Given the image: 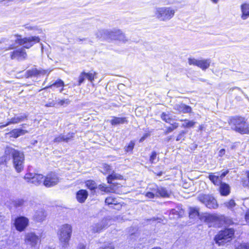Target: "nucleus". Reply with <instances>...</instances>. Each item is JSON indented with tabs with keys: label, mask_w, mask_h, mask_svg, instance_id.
I'll return each mask as SVG.
<instances>
[{
	"label": "nucleus",
	"mask_w": 249,
	"mask_h": 249,
	"mask_svg": "<svg viewBox=\"0 0 249 249\" xmlns=\"http://www.w3.org/2000/svg\"><path fill=\"white\" fill-rule=\"evenodd\" d=\"M5 152L6 155L12 156L13 162L15 169L18 172H20L24 167V156L23 153L9 147H6Z\"/></svg>",
	"instance_id": "obj_1"
},
{
	"label": "nucleus",
	"mask_w": 249,
	"mask_h": 249,
	"mask_svg": "<svg viewBox=\"0 0 249 249\" xmlns=\"http://www.w3.org/2000/svg\"><path fill=\"white\" fill-rule=\"evenodd\" d=\"M71 233L72 228L69 224H64L60 228L58 235L63 249H65L68 247Z\"/></svg>",
	"instance_id": "obj_2"
},
{
	"label": "nucleus",
	"mask_w": 249,
	"mask_h": 249,
	"mask_svg": "<svg viewBox=\"0 0 249 249\" xmlns=\"http://www.w3.org/2000/svg\"><path fill=\"white\" fill-rule=\"evenodd\" d=\"M234 232L232 228H227L220 231L215 237V242L219 245H222L231 241L234 237Z\"/></svg>",
	"instance_id": "obj_3"
},
{
	"label": "nucleus",
	"mask_w": 249,
	"mask_h": 249,
	"mask_svg": "<svg viewBox=\"0 0 249 249\" xmlns=\"http://www.w3.org/2000/svg\"><path fill=\"white\" fill-rule=\"evenodd\" d=\"M230 123L234 126L232 128L235 131L241 134H249V127L244 118L242 117L234 118L231 120Z\"/></svg>",
	"instance_id": "obj_4"
},
{
	"label": "nucleus",
	"mask_w": 249,
	"mask_h": 249,
	"mask_svg": "<svg viewBox=\"0 0 249 249\" xmlns=\"http://www.w3.org/2000/svg\"><path fill=\"white\" fill-rule=\"evenodd\" d=\"M197 199L209 209H216L218 207L216 200L211 195L199 194Z\"/></svg>",
	"instance_id": "obj_5"
},
{
	"label": "nucleus",
	"mask_w": 249,
	"mask_h": 249,
	"mask_svg": "<svg viewBox=\"0 0 249 249\" xmlns=\"http://www.w3.org/2000/svg\"><path fill=\"white\" fill-rule=\"evenodd\" d=\"M16 42L20 45H24V48L29 49L35 43L40 41V38L38 36H29L24 38H17Z\"/></svg>",
	"instance_id": "obj_6"
},
{
	"label": "nucleus",
	"mask_w": 249,
	"mask_h": 249,
	"mask_svg": "<svg viewBox=\"0 0 249 249\" xmlns=\"http://www.w3.org/2000/svg\"><path fill=\"white\" fill-rule=\"evenodd\" d=\"M171 10L170 7H161L157 9L156 15L160 20H167L170 18Z\"/></svg>",
	"instance_id": "obj_7"
},
{
	"label": "nucleus",
	"mask_w": 249,
	"mask_h": 249,
	"mask_svg": "<svg viewBox=\"0 0 249 249\" xmlns=\"http://www.w3.org/2000/svg\"><path fill=\"white\" fill-rule=\"evenodd\" d=\"M59 181V178L54 173L51 172L45 177L43 184L48 187L53 186L57 184Z\"/></svg>",
	"instance_id": "obj_8"
},
{
	"label": "nucleus",
	"mask_w": 249,
	"mask_h": 249,
	"mask_svg": "<svg viewBox=\"0 0 249 249\" xmlns=\"http://www.w3.org/2000/svg\"><path fill=\"white\" fill-rule=\"evenodd\" d=\"M24 178L28 182L37 185L42 182L43 176L41 174L28 173L25 175Z\"/></svg>",
	"instance_id": "obj_9"
},
{
	"label": "nucleus",
	"mask_w": 249,
	"mask_h": 249,
	"mask_svg": "<svg viewBox=\"0 0 249 249\" xmlns=\"http://www.w3.org/2000/svg\"><path fill=\"white\" fill-rule=\"evenodd\" d=\"M29 219L24 216H19L17 218L14 222L16 229L19 231H24L28 226Z\"/></svg>",
	"instance_id": "obj_10"
},
{
	"label": "nucleus",
	"mask_w": 249,
	"mask_h": 249,
	"mask_svg": "<svg viewBox=\"0 0 249 249\" xmlns=\"http://www.w3.org/2000/svg\"><path fill=\"white\" fill-rule=\"evenodd\" d=\"M39 237L33 232L28 233L25 235V242L27 245L35 247L38 242Z\"/></svg>",
	"instance_id": "obj_11"
},
{
	"label": "nucleus",
	"mask_w": 249,
	"mask_h": 249,
	"mask_svg": "<svg viewBox=\"0 0 249 249\" xmlns=\"http://www.w3.org/2000/svg\"><path fill=\"white\" fill-rule=\"evenodd\" d=\"M107 226V220L103 219L101 221L93 223L90 227V230L93 233L101 232Z\"/></svg>",
	"instance_id": "obj_12"
},
{
	"label": "nucleus",
	"mask_w": 249,
	"mask_h": 249,
	"mask_svg": "<svg viewBox=\"0 0 249 249\" xmlns=\"http://www.w3.org/2000/svg\"><path fill=\"white\" fill-rule=\"evenodd\" d=\"M27 118V116L25 114H21L18 116H15L13 118L10 119L6 124L0 125V128L4 127L11 124H16L19 123L25 120H26Z\"/></svg>",
	"instance_id": "obj_13"
},
{
	"label": "nucleus",
	"mask_w": 249,
	"mask_h": 249,
	"mask_svg": "<svg viewBox=\"0 0 249 249\" xmlns=\"http://www.w3.org/2000/svg\"><path fill=\"white\" fill-rule=\"evenodd\" d=\"M26 57L27 54L23 48H20L13 52L11 55V58L12 59L18 58L23 60L26 59Z\"/></svg>",
	"instance_id": "obj_14"
},
{
	"label": "nucleus",
	"mask_w": 249,
	"mask_h": 249,
	"mask_svg": "<svg viewBox=\"0 0 249 249\" xmlns=\"http://www.w3.org/2000/svg\"><path fill=\"white\" fill-rule=\"evenodd\" d=\"M241 11V18L245 20L249 18V3H244L240 6Z\"/></svg>",
	"instance_id": "obj_15"
},
{
	"label": "nucleus",
	"mask_w": 249,
	"mask_h": 249,
	"mask_svg": "<svg viewBox=\"0 0 249 249\" xmlns=\"http://www.w3.org/2000/svg\"><path fill=\"white\" fill-rule=\"evenodd\" d=\"M46 214L44 210L41 209L36 210L33 216L35 221L37 222H40L44 221L46 218Z\"/></svg>",
	"instance_id": "obj_16"
},
{
	"label": "nucleus",
	"mask_w": 249,
	"mask_h": 249,
	"mask_svg": "<svg viewBox=\"0 0 249 249\" xmlns=\"http://www.w3.org/2000/svg\"><path fill=\"white\" fill-rule=\"evenodd\" d=\"M200 219L205 222L210 223L216 221L217 218L216 216L210 213H204L200 217Z\"/></svg>",
	"instance_id": "obj_17"
},
{
	"label": "nucleus",
	"mask_w": 249,
	"mask_h": 249,
	"mask_svg": "<svg viewBox=\"0 0 249 249\" xmlns=\"http://www.w3.org/2000/svg\"><path fill=\"white\" fill-rule=\"evenodd\" d=\"M175 109L178 110L179 112L184 113L191 112L192 111L191 107L183 104H177L174 107Z\"/></svg>",
	"instance_id": "obj_18"
},
{
	"label": "nucleus",
	"mask_w": 249,
	"mask_h": 249,
	"mask_svg": "<svg viewBox=\"0 0 249 249\" xmlns=\"http://www.w3.org/2000/svg\"><path fill=\"white\" fill-rule=\"evenodd\" d=\"M88 193L86 190H80L77 192L76 198L80 203H83L87 198Z\"/></svg>",
	"instance_id": "obj_19"
},
{
	"label": "nucleus",
	"mask_w": 249,
	"mask_h": 249,
	"mask_svg": "<svg viewBox=\"0 0 249 249\" xmlns=\"http://www.w3.org/2000/svg\"><path fill=\"white\" fill-rule=\"evenodd\" d=\"M27 133H28V131L26 130L22 129H14L10 132L8 134L11 137L17 138L21 135H24Z\"/></svg>",
	"instance_id": "obj_20"
},
{
	"label": "nucleus",
	"mask_w": 249,
	"mask_h": 249,
	"mask_svg": "<svg viewBox=\"0 0 249 249\" xmlns=\"http://www.w3.org/2000/svg\"><path fill=\"white\" fill-rule=\"evenodd\" d=\"M211 60L210 59L199 60L197 63V67L203 71L207 69L210 66Z\"/></svg>",
	"instance_id": "obj_21"
},
{
	"label": "nucleus",
	"mask_w": 249,
	"mask_h": 249,
	"mask_svg": "<svg viewBox=\"0 0 249 249\" xmlns=\"http://www.w3.org/2000/svg\"><path fill=\"white\" fill-rule=\"evenodd\" d=\"M219 192L222 196H227L230 193V187L225 183H222L220 184Z\"/></svg>",
	"instance_id": "obj_22"
},
{
	"label": "nucleus",
	"mask_w": 249,
	"mask_h": 249,
	"mask_svg": "<svg viewBox=\"0 0 249 249\" xmlns=\"http://www.w3.org/2000/svg\"><path fill=\"white\" fill-rule=\"evenodd\" d=\"M112 125H116L120 124H123L127 123V120L125 117H113L110 121Z\"/></svg>",
	"instance_id": "obj_23"
},
{
	"label": "nucleus",
	"mask_w": 249,
	"mask_h": 249,
	"mask_svg": "<svg viewBox=\"0 0 249 249\" xmlns=\"http://www.w3.org/2000/svg\"><path fill=\"white\" fill-rule=\"evenodd\" d=\"M123 176L121 175L117 174L114 171L112 173L109 175L107 177V183H111L112 181L115 179H122Z\"/></svg>",
	"instance_id": "obj_24"
},
{
	"label": "nucleus",
	"mask_w": 249,
	"mask_h": 249,
	"mask_svg": "<svg viewBox=\"0 0 249 249\" xmlns=\"http://www.w3.org/2000/svg\"><path fill=\"white\" fill-rule=\"evenodd\" d=\"M109 31L105 29H98L95 32V36L97 38L108 36Z\"/></svg>",
	"instance_id": "obj_25"
},
{
	"label": "nucleus",
	"mask_w": 249,
	"mask_h": 249,
	"mask_svg": "<svg viewBox=\"0 0 249 249\" xmlns=\"http://www.w3.org/2000/svg\"><path fill=\"white\" fill-rule=\"evenodd\" d=\"M184 213V210L181 205H178L175 208L172 209V214L176 215L177 217L182 216Z\"/></svg>",
	"instance_id": "obj_26"
},
{
	"label": "nucleus",
	"mask_w": 249,
	"mask_h": 249,
	"mask_svg": "<svg viewBox=\"0 0 249 249\" xmlns=\"http://www.w3.org/2000/svg\"><path fill=\"white\" fill-rule=\"evenodd\" d=\"M209 178L210 180L215 185H219L221 183V180L220 179V178L219 177V176H216L214 175H210L209 176Z\"/></svg>",
	"instance_id": "obj_27"
},
{
	"label": "nucleus",
	"mask_w": 249,
	"mask_h": 249,
	"mask_svg": "<svg viewBox=\"0 0 249 249\" xmlns=\"http://www.w3.org/2000/svg\"><path fill=\"white\" fill-rule=\"evenodd\" d=\"M86 186L91 191H95L98 186L95 182L92 180H89L86 181Z\"/></svg>",
	"instance_id": "obj_28"
},
{
	"label": "nucleus",
	"mask_w": 249,
	"mask_h": 249,
	"mask_svg": "<svg viewBox=\"0 0 249 249\" xmlns=\"http://www.w3.org/2000/svg\"><path fill=\"white\" fill-rule=\"evenodd\" d=\"M189 213L190 218H195L199 216L198 209L191 207L189 209Z\"/></svg>",
	"instance_id": "obj_29"
},
{
	"label": "nucleus",
	"mask_w": 249,
	"mask_h": 249,
	"mask_svg": "<svg viewBox=\"0 0 249 249\" xmlns=\"http://www.w3.org/2000/svg\"><path fill=\"white\" fill-rule=\"evenodd\" d=\"M116 31H121L119 29H114L111 31H109L108 37L111 39H113L114 40H117L118 36H119V34H118V33H117Z\"/></svg>",
	"instance_id": "obj_30"
},
{
	"label": "nucleus",
	"mask_w": 249,
	"mask_h": 249,
	"mask_svg": "<svg viewBox=\"0 0 249 249\" xmlns=\"http://www.w3.org/2000/svg\"><path fill=\"white\" fill-rule=\"evenodd\" d=\"M45 71H38L36 69H34L28 71V73L29 76H36L40 74H44L46 73Z\"/></svg>",
	"instance_id": "obj_31"
},
{
	"label": "nucleus",
	"mask_w": 249,
	"mask_h": 249,
	"mask_svg": "<svg viewBox=\"0 0 249 249\" xmlns=\"http://www.w3.org/2000/svg\"><path fill=\"white\" fill-rule=\"evenodd\" d=\"M64 86V82L62 80L59 79L57 80L54 83L51 85L50 86L44 88L43 89H48V88H52L53 87H55L56 88H58L59 87H63Z\"/></svg>",
	"instance_id": "obj_32"
},
{
	"label": "nucleus",
	"mask_w": 249,
	"mask_h": 249,
	"mask_svg": "<svg viewBox=\"0 0 249 249\" xmlns=\"http://www.w3.org/2000/svg\"><path fill=\"white\" fill-rule=\"evenodd\" d=\"M97 188L101 191L106 193L112 192V191L111 187H107L105 184H100Z\"/></svg>",
	"instance_id": "obj_33"
},
{
	"label": "nucleus",
	"mask_w": 249,
	"mask_h": 249,
	"mask_svg": "<svg viewBox=\"0 0 249 249\" xmlns=\"http://www.w3.org/2000/svg\"><path fill=\"white\" fill-rule=\"evenodd\" d=\"M105 203L107 205L114 204V205H118V203L116 199L112 196L107 197L105 200Z\"/></svg>",
	"instance_id": "obj_34"
},
{
	"label": "nucleus",
	"mask_w": 249,
	"mask_h": 249,
	"mask_svg": "<svg viewBox=\"0 0 249 249\" xmlns=\"http://www.w3.org/2000/svg\"><path fill=\"white\" fill-rule=\"evenodd\" d=\"M156 194L158 195L157 196H160L162 197H167L168 196V194L167 192V191L162 188H159L156 191Z\"/></svg>",
	"instance_id": "obj_35"
},
{
	"label": "nucleus",
	"mask_w": 249,
	"mask_h": 249,
	"mask_svg": "<svg viewBox=\"0 0 249 249\" xmlns=\"http://www.w3.org/2000/svg\"><path fill=\"white\" fill-rule=\"evenodd\" d=\"M57 105H58L61 106H66L69 105L71 103V101L68 99H58L56 100Z\"/></svg>",
	"instance_id": "obj_36"
},
{
	"label": "nucleus",
	"mask_w": 249,
	"mask_h": 249,
	"mask_svg": "<svg viewBox=\"0 0 249 249\" xmlns=\"http://www.w3.org/2000/svg\"><path fill=\"white\" fill-rule=\"evenodd\" d=\"M119 36H118L117 39L123 42H125L128 41V38L125 36V35L122 31H116Z\"/></svg>",
	"instance_id": "obj_37"
},
{
	"label": "nucleus",
	"mask_w": 249,
	"mask_h": 249,
	"mask_svg": "<svg viewBox=\"0 0 249 249\" xmlns=\"http://www.w3.org/2000/svg\"><path fill=\"white\" fill-rule=\"evenodd\" d=\"M196 122L193 121H189L188 120H184V122L182 124V126L184 127L190 128L193 127Z\"/></svg>",
	"instance_id": "obj_38"
},
{
	"label": "nucleus",
	"mask_w": 249,
	"mask_h": 249,
	"mask_svg": "<svg viewBox=\"0 0 249 249\" xmlns=\"http://www.w3.org/2000/svg\"><path fill=\"white\" fill-rule=\"evenodd\" d=\"M96 74L97 73L95 72H94L93 73H86L85 72V75L86 76V78H87L91 82H92L94 78H96Z\"/></svg>",
	"instance_id": "obj_39"
},
{
	"label": "nucleus",
	"mask_w": 249,
	"mask_h": 249,
	"mask_svg": "<svg viewBox=\"0 0 249 249\" xmlns=\"http://www.w3.org/2000/svg\"><path fill=\"white\" fill-rule=\"evenodd\" d=\"M225 206L229 208V209L232 210L233 208L235 206L236 203L234 202V200L233 199H231L228 202H226L224 203Z\"/></svg>",
	"instance_id": "obj_40"
},
{
	"label": "nucleus",
	"mask_w": 249,
	"mask_h": 249,
	"mask_svg": "<svg viewBox=\"0 0 249 249\" xmlns=\"http://www.w3.org/2000/svg\"><path fill=\"white\" fill-rule=\"evenodd\" d=\"M198 59H196L193 57H189L188 59V62L190 65H194L197 66V63L198 62Z\"/></svg>",
	"instance_id": "obj_41"
},
{
	"label": "nucleus",
	"mask_w": 249,
	"mask_h": 249,
	"mask_svg": "<svg viewBox=\"0 0 249 249\" xmlns=\"http://www.w3.org/2000/svg\"><path fill=\"white\" fill-rule=\"evenodd\" d=\"M135 145V142L133 141H131L128 144V146L125 147V150L126 152H128L129 151H132L134 146Z\"/></svg>",
	"instance_id": "obj_42"
},
{
	"label": "nucleus",
	"mask_w": 249,
	"mask_h": 249,
	"mask_svg": "<svg viewBox=\"0 0 249 249\" xmlns=\"http://www.w3.org/2000/svg\"><path fill=\"white\" fill-rule=\"evenodd\" d=\"M161 118L163 121H164L166 123L170 124V122L171 121V118L169 114H166L163 113L162 114Z\"/></svg>",
	"instance_id": "obj_43"
},
{
	"label": "nucleus",
	"mask_w": 249,
	"mask_h": 249,
	"mask_svg": "<svg viewBox=\"0 0 249 249\" xmlns=\"http://www.w3.org/2000/svg\"><path fill=\"white\" fill-rule=\"evenodd\" d=\"M86 78V76L85 75V72H82L79 76L78 85L80 86L82 83H83Z\"/></svg>",
	"instance_id": "obj_44"
},
{
	"label": "nucleus",
	"mask_w": 249,
	"mask_h": 249,
	"mask_svg": "<svg viewBox=\"0 0 249 249\" xmlns=\"http://www.w3.org/2000/svg\"><path fill=\"white\" fill-rule=\"evenodd\" d=\"M54 142H65V135H60L59 136L56 137L54 140Z\"/></svg>",
	"instance_id": "obj_45"
},
{
	"label": "nucleus",
	"mask_w": 249,
	"mask_h": 249,
	"mask_svg": "<svg viewBox=\"0 0 249 249\" xmlns=\"http://www.w3.org/2000/svg\"><path fill=\"white\" fill-rule=\"evenodd\" d=\"M157 153L156 152L153 151L152 152L151 155L150 157V161L151 163H155L156 162V160H157Z\"/></svg>",
	"instance_id": "obj_46"
},
{
	"label": "nucleus",
	"mask_w": 249,
	"mask_h": 249,
	"mask_svg": "<svg viewBox=\"0 0 249 249\" xmlns=\"http://www.w3.org/2000/svg\"><path fill=\"white\" fill-rule=\"evenodd\" d=\"M104 169L106 172L105 174H110L111 172L112 168L111 166L107 164H105L104 166Z\"/></svg>",
	"instance_id": "obj_47"
},
{
	"label": "nucleus",
	"mask_w": 249,
	"mask_h": 249,
	"mask_svg": "<svg viewBox=\"0 0 249 249\" xmlns=\"http://www.w3.org/2000/svg\"><path fill=\"white\" fill-rule=\"evenodd\" d=\"M73 133H69L66 135H65V142H68L69 141L71 140L73 137Z\"/></svg>",
	"instance_id": "obj_48"
},
{
	"label": "nucleus",
	"mask_w": 249,
	"mask_h": 249,
	"mask_svg": "<svg viewBox=\"0 0 249 249\" xmlns=\"http://www.w3.org/2000/svg\"><path fill=\"white\" fill-rule=\"evenodd\" d=\"M237 249H249V244L242 243L241 244Z\"/></svg>",
	"instance_id": "obj_49"
},
{
	"label": "nucleus",
	"mask_w": 249,
	"mask_h": 249,
	"mask_svg": "<svg viewBox=\"0 0 249 249\" xmlns=\"http://www.w3.org/2000/svg\"><path fill=\"white\" fill-rule=\"evenodd\" d=\"M158 196L156 194V192L155 193L154 192H147L145 194V196L150 198H153L155 197V196Z\"/></svg>",
	"instance_id": "obj_50"
},
{
	"label": "nucleus",
	"mask_w": 249,
	"mask_h": 249,
	"mask_svg": "<svg viewBox=\"0 0 249 249\" xmlns=\"http://www.w3.org/2000/svg\"><path fill=\"white\" fill-rule=\"evenodd\" d=\"M56 105H57V102L56 101L52 100L51 102H49L47 104L45 105V106L47 107H54Z\"/></svg>",
	"instance_id": "obj_51"
},
{
	"label": "nucleus",
	"mask_w": 249,
	"mask_h": 249,
	"mask_svg": "<svg viewBox=\"0 0 249 249\" xmlns=\"http://www.w3.org/2000/svg\"><path fill=\"white\" fill-rule=\"evenodd\" d=\"M150 136V134L149 133H145L143 136L140 139L139 142H142L146 138Z\"/></svg>",
	"instance_id": "obj_52"
},
{
	"label": "nucleus",
	"mask_w": 249,
	"mask_h": 249,
	"mask_svg": "<svg viewBox=\"0 0 249 249\" xmlns=\"http://www.w3.org/2000/svg\"><path fill=\"white\" fill-rule=\"evenodd\" d=\"M99 249H114V247L110 245L101 247Z\"/></svg>",
	"instance_id": "obj_53"
},
{
	"label": "nucleus",
	"mask_w": 249,
	"mask_h": 249,
	"mask_svg": "<svg viewBox=\"0 0 249 249\" xmlns=\"http://www.w3.org/2000/svg\"><path fill=\"white\" fill-rule=\"evenodd\" d=\"M245 219L246 222L249 225V210L247 211L245 215Z\"/></svg>",
	"instance_id": "obj_54"
},
{
	"label": "nucleus",
	"mask_w": 249,
	"mask_h": 249,
	"mask_svg": "<svg viewBox=\"0 0 249 249\" xmlns=\"http://www.w3.org/2000/svg\"><path fill=\"white\" fill-rule=\"evenodd\" d=\"M228 171H226L223 172L220 176H219V177L220 178V179L222 180L224 177H225V176L228 173Z\"/></svg>",
	"instance_id": "obj_55"
},
{
	"label": "nucleus",
	"mask_w": 249,
	"mask_h": 249,
	"mask_svg": "<svg viewBox=\"0 0 249 249\" xmlns=\"http://www.w3.org/2000/svg\"><path fill=\"white\" fill-rule=\"evenodd\" d=\"M225 153V150L224 149H221L219 151V157H222L223 156Z\"/></svg>",
	"instance_id": "obj_56"
},
{
	"label": "nucleus",
	"mask_w": 249,
	"mask_h": 249,
	"mask_svg": "<svg viewBox=\"0 0 249 249\" xmlns=\"http://www.w3.org/2000/svg\"><path fill=\"white\" fill-rule=\"evenodd\" d=\"M78 249H85V246L84 244H80L78 245Z\"/></svg>",
	"instance_id": "obj_57"
},
{
	"label": "nucleus",
	"mask_w": 249,
	"mask_h": 249,
	"mask_svg": "<svg viewBox=\"0 0 249 249\" xmlns=\"http://www.w3.org/2000/svg\"><path fill=\"white\" fill-rule=\"evenodd\" d=\"M204 128V125H200L199 127V129L200 130H202Z\"/></svg>",
	"instance_id": "obj_58"
},
{
	"label": "nucleus",
	"mask_w": 249,
	"mask_h": 249,
	"mask_svg": "<svg viewBox=\"0 0 249 249\" xmlns=\"http://www.w3.org/2000/svg\"><path fill=\"white\" fill-rule=\"evenodd\" d=\"M25 28L29 30H32L33 29V28L30 26H26Z\"/></svg>",
	"instance_id": "obj_59"
},
{
	"label": "nucleus",
	"mask_w": 249,
	"mask_h": 249,
	"mask_svg": "<svg viewBox=\"0 0 249 249\" xmlns=\"http://www.w3.org/2000/svg\"><path fill=\"white\" fill-rule=\"evenodd\" d=\"M178 126V125L176 124H172V129L173 128H175Z\"/></svg>",
	"instance_id": "obj_60"
},
{
	"label": "nucleus",
	"mask_w": 249,
	"mask_h": 249,
	"mask_svg": "<svg viewBox=\"0 0 249 249\" xmlns=\"http://www.w3.org/2000/svg\"><path fill=\"white\" fill-rule=\"evenodd\" d=\"M3 223V220L1 215L0 214V225Z\"/></svg>",
	"instance_id": "obj_61"
},
{
	"label": "nucleus",
	"mask_w": 249,
	"mask_h": 249,
	"mask_svg": "<svg viewBox=\"0 0 249 249\" xmlns=\"http://www.w3.org/2000/svg\"><path fill=\"white\" fill-rule=\"evenodd\" d=\"M211 0L214 3H217L219 0Z\"/></svg>",
	"instance_id": "obj_62"
},
{
	"label": "nucleus",
	"mask_w": 249,
	"mask_h": 249,
	"mask_svg": "<svg viewBox=\"0 0 249 249\" xmlns=\"http://www.w3.org/2000/svg\"><path fill=\"white\" fill-rule=\"evenodd\" d=\"M152 249H161L160 248V247H155V248H154Z\"/></svg>",
	"instance_id": "obj_63"
},
{
	"label": "nucleus",
	"mask_w": 249,
	"mask_h": 249,
	"mask_svg": "<svg viewBox=\"0 0 249 249\" xmlns=\"http://www.w3.org/2000/svg\"><path fill=\"white\" fill-rule=\"evenodd\" d=\"M63 88H62V89H60V92H62V91H63Z\"/></svg>",
	"instance_id": "obj_64"
}]
</instances>
